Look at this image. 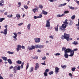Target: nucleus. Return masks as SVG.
Masks as SVG:
<instances>
[{
  "label": "nucleus",
  "instance_id": "nucleus-56",
  "mask_svg": "<svg viewBox=\"0 0 79 79\" xmlns=\"http://www.w3.org/2000/svg\"><path fill=\"white\" fill-rule=\"evenodd\" d=\"M5 10H1L0 11H1V13H4V11H5Z\"/></svg>",
  "mask_w": 79,
  "mask_h": 79
},
{
  "label": "nucleus",
  "instance_id": "nucleus-19",
  "mask_svg": "<svg viewBox=\"0 0 79 79\" xmlns=\"http://www.w3.org/2000/svg\"><path fill=\"white\" fill-rule=\"evenodd\" d=\"M31 27V24L30 23L27 26V27L29 30H30V29Z\"/></svg>",
  "mask_w": 79,
  "mask_h": 79
},
{
  "label": "nucleus",
  "instance_id": "nucleus-1",
  "mask_svg": "<svg viewBox=\"0 0 79 79\" xmlns=\"http://www.w3.org/2000/svg\"><path fill=\"white\" fill-rule=\"evenodd\" d=\"M63 23L64 24H63L59 28V29L61 30L62 31L66 30L65 28H66V27H68V19H65V21Z\"/></svg>",
  "mask_w": 79,
  "mask_h": 79
},
{
  "label": "nucleus",
  "instance_id": "nucleus-12",
  "mask_svg": "<svg viewBox=\"0 0 79 79\" xmlns=\"http://www.w3.org/2000/svg\"><path fill=\"white\" fill-rule=\"evenodd\" d=\"M17 70V67L16 66H15L13 68V70L14 71L15 73H16Z\"/></svg>",
  "mask_w": 79,
  "mask_h": 79
},
{
  "label": "nucleus",
  "instance_id": "nucleus-21",
  "mask_svg": "<svg viewBox=\"0 0 79 79\" xmlns=\"http://www.w3.org/2000/svg\"><path fill=\"white\" fill-rule=\"evenodd\" d=\"M58 25H57V26L55 28V31L56 32L58 31Z\"/></svg>",
  "mask_w": 79,
  "mask_h": 79
},
{
  "label": "nucleus",
  "instance_id": "nucleus-50",
  "mask_svg": "<svg viewBox=\"0 0 79 79\" xmlns=\"http://www.w3.org/2000/svg\"><path fill=\"white\" fill-rule=\"evenodd\" d=\"M21 4H22L21 2H18V5H20V6H21Z\"/></svg>",
  "mask_w": 79,
  "mask_h": 79
},
{
  "label": "nucleus",
  "instance_id": "nucleus-24",
  "mask_svg": "<svg viewBox=\"0 0 79 79\" xmlns=\"http://www.w3.org/2000/svg\"><path fill=\"white\" fill-rule=\"evenodd\" d=\"M43 17L42 14H40L39 16L37 17V18H41Z\"/></svg>",
  "mask_w": 79,
  "mask_h": 79
},
{
  "label": "nucleus",
  "instance_id": "nucleus-29",
  "mask_svg": "<svg viewBox=\"0 0 79 79\" xmlns=\"http://www.w3.org/2000/svg\"><path fill=\"white\" fill-rule=\"evenodd\" d=\"M5 19V18H0V22H2L3 20Z\"/></svg>",
  "mask_w": 79,
  "mask_h": 79
},
{
  "label": "nucleus",
  "instance_id": "nucleus-11",
  "mask_svg": "<svg viewBox=\"0 0 79 79\" xmlns=\"http://www.w3.org/2000/svg\"><path fill=\"white\" fill-rule=\"evenodd\" d=\"M39 68V64L38 63H37L36 64V66H35V70H37Z\"/></svg>",
  "mask_w": 79,
  "mask_h": 79
},
{
  "label": "nucleus",
  "instance_id": "nucleus-49",
  "mask_svg": "<svg viewBox=\"0 0 79 79\" xmlns=\"http://www.w3.org/2000/svg\"><path fill=\"white\" fill-rule=\"evenodd\" d=\"M0 2L2 3H4V1L3 0H2Z\"/></svg>",
  "mask_w": 79,
  "mask_h": 79
},
{
  "label": "nucleus",
  "instance_id": "nucleus-22",
  "mask_svg": "<svg viewBox=\"0 0 79 79\" xmlns=\"http://www.w3.org/2000/svg\"><path fill=\"white\" fill-rule=\"evenodd\" d=\"M16 63L19 64H22V61L21 60H18L16 61Z\"/></svg>",
  "mask_w": 79,
  "mask_h": 79
},
{
  "label": "nucleus",
  "instance_id": "nucleus-17",
  "mask_svg": "<svg viewBox=\"0 0 79 79\" xmlns=\"http://www.w3.org/2000/svg\"><path fill=\"white\" fill-rule=\"evenodd\" d=\"M8 63L10 64H12V60L10 59H9L7 60Z\"/></svg>",
  "mask_w": 79,
  "mask_h": 79
},
{
  "label": "nucleus",
  "instance_id": "nucleus-41",
  "mask_svg": "<svg viewBox=\"0 0 79 79\" xmlns=\"http://www.w3.org/2000/svg\"><path fill=\"white\" fill-rule=\"evenodd\" d=\"M46 59H47V58L46 56H44V57L42 58V60H44Z\"/></svg>",
  "mask_w": 79,
  "mask_h": 79
},
{
  "label": "nucleus",
  "instance_id": "nucleus-3",
  "mask_svg": "<svg viewBox=\"0 0 79 79\" xmlns=\"http://www.w3.org/2000/svg\"><path fill=\"white\" fill-rule=\"evenodd\" d=\"M60 38L62 40L66 39L67 41H68L69 39V34H66V33H64V35H62Z\"/></svg>",
  "mask_w": 79,
  "mask_h": 79
},
{
  "label": "nucleus",
  "instance_id": "nucleus-57",
  "mask_svg": "<svg viewBox=\"0 0 79 79\" xmlns=\"http://www.w3.org/2000/svg\"><path fill=\"white\" fill-rule=\"evenodd\" d=\"M23 65H21V66H20V67H21L22 69L23 68Z\"/></svg>",
  "mask_w": 79,
  "mask_h": 79
},
{
  "label": "nucleus",
  "instance_id": "nucleus-28",
  "mask_svg": "<svg viewBox=\"0 0 79 79\" xmlns=\"http://www.w3.org/2000/svg\"><path fill=\"white\" fill-rule=\"evenodd\" d=\"M29 67V64L28 63H27V64L26 68V70H27L28 69Z\"/></svg>",
  "mask_w": 79,
  "mask_h": 79
},
{
  "label": "nucleus",
  "instance_id": "nucleus-33",
  "mask_svg": "<svg viewBox=\"0 0 79 79\" xmlns=\"http://www.w3.org/2000/svg\"><path fill=\"white\" fill-rule=\"evenodd\" d=\"M16 17H17V18H20V15L19 14H16Z\"/></svg>",
  "mask_w": 79,
  "mask_h": 79
},
{
  "label": "nucleus",
  "instance_id": "nucleus-20",
  "mask_svg": "<svg viewBox=\"0 0 79 79\" xmlns=\"http://www.w3.org/2000/svg\"><path fill=\"white\" fill-rule=\"evenodd\" d=\"M7 53L10 55H13L14 53V52H11L10 51H8L7 52Z\"/></svg>",
  "mask_w": 79,
  "mask_h": 79
},
{
  "label": "nucleus",
  "instance_id": "nucleus-5",
  "mask_svg": "<svg viewBox=\"0 0 79 79\" xmlns=\"http://www.w3.org/2000/svg\"><path fill=\"white\" fill-rule=\"evenodd\" d=\"M51 19H48V20L46 21V24L45 26V27H50V22L49 21H50Z\"/></svg>",
  "mask_w": 79,
  "mask_h": 79
},
{
  "label": "nucleus",
  "instance_id": "nucleus-30",
  "mask_svg": "<svg viewBox=\"0 0 79 79\" xmlns=\"http://www.w3.org/2000/svg\"><path fill=\"white\" fill-rule=\"evenodd\" d=\"M44 77H47L48 76V73L46 72H45L44 73Z\"/></svg>",
  "mask_w": 79,
  "mask_h": 79
},
{
  "label": "nucleus",
  "instance_id": "nucleus-18",
  "mask_svg": "<svg viewBox=\"0 0 79 79\" xmlns=\"http://www.w3.org/2000/svg\"><path fill=\"white\" fill-rule=\"evenodd\" d=\"M34 70V67H32L30 68V69L29 70V71L30 73H32Z\"/></svg>",
  "mask_w": 79,
  "mask_h": 79
},
{
  "label": "nucleus",
  "instance_id": "nucleus-39",
  "mask_svg": "<svg viewBox=\"0 0 79 79\" xmlns=\"http://www.w3.org/2000/svg\"><path fill=\"white\" fill-rule=\"evenodd\" d=\"M49 71V69H46L45 70V72L46 73H48Z\"/></svg>",
  "mask_w": 79,
  "mask_h": 79
},
{
  "label": "nucleus",
  "instance_id": "nucleus-23",
  "mask_svg": "<svg viewBox=\"0 0 79 79\" xmlns=\"http://www.w3.org/2000/svg\"><path fill=\"white\" fill-rule=\"evenodd\" d=\"M42 12H43V14L45 15H47V14H48V12H46L44 10H43Z\"/></svg>",
  "mask_w": 79,
  "mask_h": 79
},
{
  "label": "nucleus",
  "instance_id": "nucleus-32",
  "mask_svg": "<svg viewBox=\"0 0 79 79\" xmlns=\"http://www.w3.org/2000/svg\"><path fill=\"white\" fill-rule=\"evenodd\" d=\"M54 73V72L53 71H51L49 72V74L50 75L53 74Z\"/></svg>",
  "mask_w": 79,
  "mask_h": 79
},
{
  "label": "nucleus",
  "instance_id": "nucleus-34",
  "mask_svg": "<svg viewBox=\"0 0 79 79\" xmlns=\"http://www.w3.org/2000/svg\"><path fill=\"white\" fill-rule=\"evenodd\" d=\"M7 17L8 18H12L13 15H12V14H11V15H7Z\"/></svg>",
  "mask_w": 79,
  "mask_h": 79
},
{
  "label": "nucleus",
  "instance_id": "nucleus-40",
  "mask_svg": "<svg viewBox=\"0 0 79 79\" xmlns=\"http://www.w3.org/2000/svg\"><path fill=\"white\" fill-rule=\"evenodd\" d=\"M75 69H76L75 67H73L72 69V70L73 72L75 71Z\"/></svg>",
  "mask_w": 79,
  "mask_h": 79
},
{
  "label": "nucleus",
  "instance_id": "nucleus-45",
  "mask_svg": "<svg viewBox=\"0 0 79 79\" xmlns=\"http://www.w3.org/2000/svg\"><path fill=\"white\" fill-rule=\"evenodd\" d=\"M32 11L34 13H36V10L35 9H33Z\"/></svg>",
  "mask_w": 79,
  "mask_h": 79
},
{
  "label": "nucleus",
  "instance_id": "nucleus-59",
  "mask_svg": "<svg viewBox=\"0 0 79 79\" xmlns=\"http://www.w3.org/2000/svg\"><path fill=\"white\" fill-rule=\"evenodd\" d=\"M7 13H8L7 12H5L4 14L5 15H7Z\"/></svg>",
  "mask_w": 79,
  "mask_h": 79
},
{
  "label": "nucleus",
  "instance_id": "nucleus-46",
  "mask_svg": "<svg viewBox=\"0 0 79 79\" xmlns=\"http://www.w3.org/2000/svg\"><path fill=\"white\" fill-rule=\"evenodd\" d=\"M23 23H19L18 24V26H21L22 25H23Z\"/></svg>",
  "mask_w": 79,
  "mask_h": 79
},
{
  "label": "nucleus",
  "instance_id": "nucleus-37",
  "mask_svg": "<svg viewBox=\"0 0 79 79\" xmlns=\"http://www.w3.org/2000/svg\"><path fill=\"white\" fill-rule=\"evenodd\" d=\"M75 17L76 16H75V15H73L72 16L71 19H74V18H75Z\"/></svg>",
  "mask_w": 79,
  "mask_h": 79
},
{
  "label": "nucleus",
  "instance_id": "nucleus-51",
  "mask_svg": "<svg viewBox=\"0 0 79 79\" xmlns=\"http://www.w3.org/2000/svg\"><path fill=\"white\" fill-rule=\"evenodd\" d=\"M37 52L40 53L41 52V51L39 49H38L37 50Z\"/></svg>",
  "mask_w": 79,
  "mask_h": 79
},
{
  "label": "nucleus",
  "instance_id": "nucleus-13",
  "mask_svg": "<svg viewBox=\"0 0 79 79\" xmlns=\"http://www.w3.org/2000/svg\"><path fill=\"white\" fill-rule=\"evenodd\" d=\"M2 58L3 60L6 61L7 60V58L5 56H2Z\"/></svg>",
  "mask_w": 79,
  "mask_h": 79
},
{
  "label": "nucleus",
  "instance_id": "nucleus-38",
  "mask_svg": "<svg viewBox=\"0 0 79 79\" xmlns=\"http://www.w3.org/2000/svg\"><path fill=\"white\" fill-rule=\"evenodd\" d=\"M35 10H37V11H38V10H39V7H37L36 6H35Z\"/></svg>",
  "mask_w": 79,
  "mask_h": 79
},
{
  "label": "nucleus",
  "instance_id": "nucleus-10",
  "mask_svg": "<svg viewBox=\"0 0 79 79\" xmlns=\"http://www.w3.org/2000/svg\"><path fill=\"white\" fill-rule=\"evenodd\" d=\"M55 71L56 74H57L60 71V69L58 67H56L55 68Z\"/></svg>",
  "mask_w": 79,
  "mask_h": 79
},
{
  "label": "nucleus",
  "instance_id": "nucleus-61",
  "mask_svg": "<svg viewBox=\"0 0 79 79\" xmlns=\"http://www.w3.org/2000/svg\"><path fill=\"white\" fill-rule=\"evenodd\" d=\"M37 16H34V19H37Z\"/></svg>",
  "mask_w": 79,
  "mask_h": 79
},
{
  "label": "nucleus",
  "instance_id": "nucleus-44",
  "mask_svg": "<svg viewBox=\"0 0 79 79\" xmlns=\"http://www.w3.org/2000/svg\"><path fill=\"white\" fill-rule=\"evenodd\" d=\"M60 53H57L55 55L56 56H60Z\"/></svg>",
  "mask_w": 79,
  "mask_h": 79
},
{
  "label": "nucleus",
  "instance_id": "nucleus-2",
  "mask_svg": "<svg viewBox=\"0 0 79 79\" xmlns=\"http://www.w3.org/2000/svg\"><path fill=\"white\" fill-rule=\"evenodd\" d=\"M70 52V54L69 55V56L70 57H73L74 55V51L71 50H70V51L68 52L67 50H66L64 52V56L65 58H68L69 57V55L68 54V53Z\"/></svg>",
  "mask_w": 79,
  "mask_h": 79
},
{
  "label": "nucleus",
  "instance_id": "nucleus-48",
  "mask_svg": "<svg viewBox=\"0 0 79 79\" xmlns=\"http://www.w3.org/2000/svg\"><path fill=\"white\" fill-rule=\"evenodd\" d=\"M13 68V66H11L9 68L10 69H11Z\"/></svg>",
  "mask_w": 79,
  "mask_h": 79
},
{
  "label": "nucleus",
  "instance_id": "nucleus-8",
  "mask_svg": "<svg viewBox=\"0 0 79 79\" xmlns=\"http://www.w3.org/2000/svg\"><path fill=\"white\" fill-rule=\"evenodd\" d=\"M71 49H70L69 48L66 49V48H64V47H63L62 48V51H64V52H65V51H67L68 52H69V51L70 50H71Z\"/></svg>",
  "mask_w": 79,
  "mask_h": 79
},
{
  "label": "nucleus",
  "instance_id": "nucleus-55",
  "mask_svg": "<svg viewBox=\"0 0 79 79\" xmlns=\"http://www.w3.org/2000/svg\"><path fill=\"white\" fill-rule=\"evenodd\" d=\"M69 76H71V77H72V74H71V73H69Z\"/></svg>",
  "mask_w": 79,
  "mask_h": 79
},
{
  "label": "nucleus",
  "instance_id": "nucleus-26",
  "mask_svg": "<svg viewBox=\"0 0 79 79\" xmlns=\"http://www.w3.org/2000/svg\"><path fill=\"white\" fill-rule=\"evenodd\" d=\"M20 65H19L18 67H17V70H20Z\"/></svg>",
  "mask_w": 79,
  "mask_h": 79
},
{
  "label": "nucleus",
  "instance_id": "nucleus-54",
  "mask_svg": "<svg viewBox=\"0 0 79 79\" xmlns=\"http://www.w3.org/2000/svg\"><path fill=\"white\" fill-rule=\"evenodd\" d=\"M77 51V48H75L73 50V51Z\"/></svg>",
  "mask_w": 79,
  "mask_h": 79
},
{
  "label": "nucleus",
  "instance_id": "nucleus-43",
  "mask_svg": "<svg viewBox=\"0 0 79 79\" xmlns=\"http://www.w3.org/2000/svg\"><path fill=\"white\" fill-rule=\"evenodd\" d=\"M49 38H51V39H54V37H53L52 35L50 36H49Z\"/></svg>",
  "mask_w": 79,
  "mask_h": 79
},
{
  "label": "nucleus",
  "instance_id": "nucleus-52",
  "mask_svg": "<svg viewBox=\"0 0 79 79\" xmlns=\"http://www.w3.org/2000/svg\"><path fill=\"white\" fill-rule=\"evenodd\" d=\"M4 4H2L1 2H0V6H3Z\"/></svg>",
  "mask_w": 79,
  "mask_h": 79
},
{
  "label": "nucleus",
  "instance_id": "nucleus-53",
  "mask_svg": "<svg viewBox=\"0 0 79 79\" xmlns=\"http://www.w3.org/2000/svg\"><path fill=\"white\" fill-rule=\"evenodd\" d=\"M52 29V27H49L48 28V30L51 29Z\"/></svg>",
  "mask_w": 79,
  "mask_h": 79
},
{
  "label": "nucleus",
  "instance_id": "nucleus-58",
  "mask_svg": "<svg viewBox=\"0 0 79 79\" xmlns=\"http://www.w3.org/2000/svg\"><path fill=\"white\" fill-rule=\"evenodd\" d=\"M0 79H4V78L1 76H0Z\"/></svg>",
  "mask_w": 79,
  "mask_h": 79
},
{
  "label": "nucleus",
  "instance_id": "nucleus-16",
  "mask_svg": "<svg viewBox=\"0 0 79 79\" xmlns=\"http://www.w3.org/2000/svg\"><path fill=\"white\" fill-rule=\"evenodd\" d=\"M14 35H15V36H13V37L15 39H16V37L17 36V34L15 32L13 33Z\"/></svg>",
  "mask_w": 79,
  "mask_h": 79
},
{
  "label": "nucleus",
  "instance_id": "nucleus-6",
  "mask_svg": "<svg viewBox=\"0 0 79 79\" xmlns=\"http://www.w3.org/2000/svg\"><path fill=\"white\" fill-rule=\"evenodd\" d=\"M35 47L36 48H44V45H40V44H37L35 46Z\"/></svg>",
  "mask_w": 79,
  "mask_h": 79
},
{
  "label": "nucleus",
  "instance_id": "nucleus-42",
  "mask_svg": "<svg viewBox=\"0 0 79 79\" xmlns=\"http://www.w3.org/2000/svg\"><path fill=\"white\" fill-rule=\"evenodd\" d=\"M24 8L25 9H27L28 8V6H27L26 5H25L24 6Z\"/></svg>",
  "mask_w": 79,
  "mask_h": 79
},
{
  "label": "nucleus",
  "instance_id": "nucleus-63",
  "mask_svg": "<svg viewBox=\"0 0 79 79\" xmlns=\"http://www.w3.org/2000/svg\"><path fill=\"white\" fill-rule=\"evenodd\" d=\"M76 2L77 3L78 5H79V1H76Z\"/></svg>",
  "mask_w": 79,
  "mask_h": 79
},
{
  "label": "nucleus",
  "instance_id": "nucleus-60",
  "mask_svg": "<svg viewBox=\"0 0 79 79\" xmlns=\"http://www.w3.org/2000/svg\"><path fill=\"white\" fill-rule=\"evenodd\" d=\"M66 5V3H65L63 5H62V6H64Z\"/></svg>",
  "mask_w": 79,
  "mask_h": 79
},
{
  "label": "nucleus",
  "instance_id": "nucleus-35",
  "mask_svg": "<svg viewBox=\"0 0 79 79\" xmlns=\"http://www.w3.org/2000/svg\"><path fill=\"white\" fill-rule=\"evenodd\" d=\"M39 8H40V9H42L43 8V6L42 5H39Z\"/></svg>",
  "mask_w": 79,
  "mask_h": 79
},
{
  "label": "nucleus",
  "instance_id": "nucleus-31",
  "mask_svg": "<svg viewBox=\"0 0 79 79\" xmlns=\"http://www.w3.org/2000/svg\"><path fill=\"white\" fill-rule=\"evenodd\" d=\"M69 7V8L70 9H71V10H74V8L72 6H70L69 5L68 6Z\"/></svg>",
  "mask_w": 79,
  "mask_h": 79
},
{
  "label": "nucleus",
  "instance_id": "nucleus-64",
  "mask_svg": "<svg viewBox=\"0 0 79 79\" xmlns=\"http://www.w3.org/2000/svg\"><path fill=\"white\" fill-rule=\"evenodd\" d=\"M76 26L77 27H79V23H78V24H76Z\"/></svg>",
  "mask_w": 79,
  "mask_h": 79
},
{
  "label": "nucleus",
  "instance_id": "nucleus-4",
  "mask_svg": "<svg viewBox=\"0 0 79 79\" xmlns=\"http://www.w3.org/2000/svg\"><path fill=\"white\" fill-rule=\"evenodd\" d=\"M21 48L23 49H25V46L22 45V46L20 44L18 45H17V48H16V51L17 52H19V50H21Z\"/></svg>",
  "mask_w": 79,
  "mask_h": 79
},
{
  "label": "nucleus",
  "instance_id": "nucleus-15",
  "mask_svg": "<svg viewBox=\"0 0 79 79\" xmlns=\"http://www.w3.org/2000/svg\"><path fill=\"white\" fill-rule=\"evenodd\" d=\"M64 14H63L61 15H58L56 16L57 17V18H60V17H62L63 16H64Z\"/></svg>",
  "mask_w": 79,
  "mask_h": 79
},
{
  "label": "nucleus",
  "instance_id": "nucleus-7",
  "mask_svg": "<svg viewBox=\"0 0 79 79\" xmlns=\"http://www.w3.org/2000/svg\"><path fill=\"white\" fill-rule=\"evenodd\" d=\"M31 48L30 46H28L27 48V49L29 50H32L35 48V46L31 45Z\"/></svg>",
  "mask_w": 79,
  "mask_h": 79
},
{
  "label": "nucleus",
  "instance_id": "nucleus-47",
  "mask_svg": "<svg viewBox=\"0 0 79 79\" xmlns=\"http://www.w3.org/2000/svg\"><path fill=\"white\" fill-rule=\"evenodd\" d=\"M45 63V61H44V63H41V64H42L43 65H46V64Z\"/></svg>",
  "mask_w": 79,
  "mask_h": 79
},
{
  "label": "nucleus",
  "instance_id": "nucleus-14",
  "mask_svg": "<svg viewBox=\"0 0 79 79\" xmlns=\"http://www.w3.org/2000/svg\"><path fill=\"white\" fill-rule=\"evenodd\" d=\"M4 35H6L7 34V32L8 31V29L6 28L4 30Z\"/></svg>",
  "mask_w": 79,
  "mask_h": 79
},
{
  "label": "nucleus",
  "instance_id": "nucleus-9",
  "mask_svg": "<svg viewBox=\"0 0 79 79\" xmlns=\"http://www.w3.org/2000/svg\"><path fill=\"white\" fill-rule=\"evenodd\" d=\"M34 40L36 43H39L40 42L41 39L39 38H37L34 39Z\"/></svg>",
  "mask_w": 79,
  "mask_h": 79
},
{
  "label": "nucleus",
  "instance_id": "nucleus-36",
  "mask_svg": "<svg viewBox=\"0 0 79 79\" xmlns=\"http://www.w3.org/2000/svg\"><path fill=\"white\" fill-rule=\"evenodd\" d=\"M64 14H66L67 13H69V11L66 10L65 11H64Z\"/></svg>",
  "mask_w": 79,
  "mask_h": 79
},
{
  "label": "nucleus",
  "instance_id": "nucleus-62",
  "mask_svg": "<svg viewBox=\"0 0 79 79\" xmlns=\"http://www.w3.org/2000/svg\"><path fill=\"white\" fill-rule=\"evenodd\" d=\"M2 59H0V63H2Z\"/></svg>",
  "mask_w": 79,
  "mask_h": 79
},
{
  "label": "nucleus",
  "instance_id": "nucleus-25",
  "mask_svg": "<svg viewBox=\"0 0 79 79\" xmlns=\"http://www.w3.org/2000/svg\"><path fill=\"white\" fill-rule=\"evenodd\" d=\"M61 68L62 69H66V65H61Z\"/></svg>",
  "mask_w": 79,
  "mask_h": 79
},
{
  "label": "nucleus",
  "instance_id": "nucleus-27",
  "mask_svg": "<svg viewBox=\"0 0 79 79\" xmlns=\"http://www.w3.org/2000/svg\"><path fill=\"white\" fill-rule=\"evenodd\" d=\"M73 44L75 45H77V44H78V43L77 42V41H74V42L73 43Z\"/></svg>",
  "mask_w": 79,
  "mask_h": 79
}]
</instances>
